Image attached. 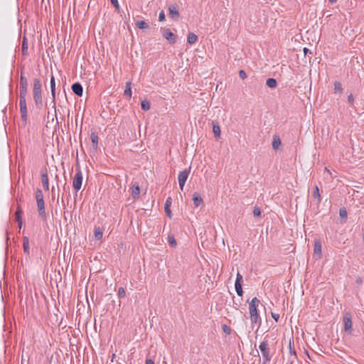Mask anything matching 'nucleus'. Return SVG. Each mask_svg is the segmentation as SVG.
Returning <instances> with one entry per match:
<instances>
[{
  "mask_svg": "<svg viewBox=\"0 0 364 364\" xmlns=\"http://www.w3.org/2000/svg\"><path fill=\"white\" fill-rule=\"evenodd\" d=\"M271 315H272V318H273L276 322H277V321H278V320H279V314H277V313H273V312H272Z\"/></svg>",
  "mask_w": 364,
  "mask_h": 364,
  "instance_id": "47",
  "label": "nucleus"
},
{
  "mask_svg": "<svg viewBox=\"0 0 364 364\" xmlns=\"http://www.w3.org/2000/svg\"><path fill=\"white\" fill-rule=\"evenodd\" d=\"M28 80L26 78V77L23 75V73H21L20 76V87H28Z\"/></svg>",
  "mask_w": 364,
  "mask_h": 364,
  "instance_id": "27",
  "label": "nucleus"
},
{
  "mask_svg": "<svg viewBox=\"0 0 364 364\" xmlns=\"http://www.w3.org/2000/svg\"><path fill=\"white\" fill-rule=\"evenodd\" d=\"M23 248L24 253L29 256L30 252H29V239L28 237L25 236L23 237Z\"/></svg>",
  "mask_w": 364,
  "mask_h": 364,
  "instance_id": "15",
  "label": "nucleus"
},
{
  "mask_svg": "<svg viewBox=\"0 0 364 364\" xmlns=\"http://www.w3.org/2000/svg\"><path fill=\"white\" fill-rule=\"evenodd\" d=\"M259 348L262 352L264 362L270 360L269 350L268 348V342L267 341H262L259 346Z\"/></svg>",
  "mask_w": 364,
  "mask_h": 364,
  "instance_id": "4",
  "label": "nucleus"
},
{
  "mask_svg": "<svg viewBox=\"0 0 364 364\" xmlns=\"http://www.w3.org/2000/svg\"><path fill=\"white\" fill-rule=\"evenodd\" d=\"M28 40L26 37H23L22 40L21 51L23 56H26L28 54Z\"/></svg>",
  "mask_w": 364,
  "mask_h": 364,
  "instance_id": "16",
  "label": "nucleus"
},
{
  "mask_svg": "<svg viewBox=\"0 0 364 364\" xmlns=\"http://www.w3.org/2000/svg\"><path fill=\"white\" fill-rule=\"evenodd\" d=\"M167 239L170 246L175 247L176 245V240H175L173 235H168Z\"/></svg>",
  "mask_w": 364,
  "mask_h": 364,
  "instance_id": "36",
  "label": "nucleus"
},
{
  "mask_svg": "<svg viewBox=\"0 0 364 364\" xmlns=\"http://www.w3.org/2000/svg\"><path fill=\"white\" fill-rule=\"evenodd\" d=\"M259 303L260 301L257 297H254L249 303L250 317L252 328L254 324H258L259 328L261 323V318L257 311V306Z\"/></svg>",
  "mask_w": 364,
  "mask_h": 364,
  "instance_id": "1",
  "label": "nucleus"
},
{
  "mask_svg": "<svg viewBox=\"0 0 364 364\" xmlns=\"http://www.w3.org/2000/svg\"><path fill=\"white\" fill-rule=\"evenodd\" d=\"M325 171L328 172V173L331 174L329 170H328L326 168H325Z\"/></svg>",
  "mask_w": 364,
  "mask_h": 364,
  "instance_id": "58",
  "label": "nucleus"
},
{
  "mask_svg": "<svg viewBox=\"0 0 364 364\" xmlns=\"http://www.w3.org/2000/svg\"><path fill=\"white\" fill-rule=\"evenodd\" d=\"M37 208H38V212L39 213L40 217L42 218H46V213L45 210V203L43 198L40 200H37Z\"/></svg>",
  "mask_w": 364,
  "mask_h": 364,
  "instance_id": "8",
  "label": "nucleus"
},
{
  "mask_svg": "<svg viewBox=\"0 0 364 364\" xmlns=\"http://www.w3.org/2000/svg\"><path fill=\"white\" fill-rule=\"evenodd\" d=\"M41 182H48V176L46 169L41 171Z\"/></svg>",
  "mask_w": 364,
  "mask_h": 364,
  "instance_id": "35",
  "label": "nucleus"
},
{
  "mask_svg": "<svg viewBox=\"0 0 364 364\" xmlns=\"http://www.w3.org/2000/svg\"><path fill=\"white\" fill-rule=\"evenodd\" d=\"M193 203L195 206H199L202 203L203 200L199 193H195L193 198Z\"/></svg>",
  "mask_w": 364,
  "mask_h": 364,
  "instance_id": "23",
  "label": "nucleus"
},
{
  "mask_svg": "<svg viewBox=\"0 0 364 364\" xmlns=\"http://www.w3.org/2000/svg\"><path fill=\"white\" fill-rule=\"evenodd\" d=\"M26 105V97H19V105L22 107L23 105Z\"/></svg>",
  "mask_w": 364,
  "mask_h": 364,
  "instance_id": "48",
  "label": "nucleus"
},
{
  "mask_svg": "<svg viewBox=\"0 0 364 364\" xmlns=\"http://www.w3.org/2000/svg\"><path fill=\"white\" fill-rule=\"evenodd\" d=\"M82 183H73L75 195H77L78 191L82 188Z\"/></svg>",
  "mask_w": 364,
  "mask_h": 364,
  "instance_id": "42",
  "label": "nucleus"
},
{
  "mask_svg": "<svg viewBox=\"0 0 364 364\" xmlns=\"http://www.w3.org/2000/svg\"><path fill=\"white\" fill-rule=\"evenodd\" d=\"M146 364H154V362L152 359H146Z\"/></svg>",
  "mask_w": 364,
  "mask_h": 364,
  "instance_id": "52",
  "label": "nucleus"
},
{
  "mask_svg": "<svg viewBox=\"0 0 364 364\" xmlns=\"http://www.w3.org/2000/svg\"><path fill=\"white\" fill-rule=\"evenodd\" d=\"M213 132L216 139L220 138V127L218 122H213Z\"/></svg>",
  "mask_w": 364,
  "mask_h": 364,
  "instance_id": "14",
  "label": "nucleus"
},
{
  "mask_svg": "<svg viewBox=\"0 0 364 364\" xmlns=\"http://www.w3.org/2000/svg\"><path fill=\"white\" fill-rule=\"evenodd\" d=\"M43 188L46 191H48L49 190V183H43Z\"/></svg>",
  "mask_w": 364,
  "mask_h": 364,
  "instance_id": "53",
  "label": "nucleus"
},
{
  "mask_svg": "<svg viewBox=\"0 0 364 364\" xmlns=\"http://www.w3.org/2000/svg\"><path fill=\"white\" fill-rule=\"evenodd\" d=\"M163 36L171 44H174L176 42V36L169 28L163 29Z\"/></svg>",
  "mask_w": 364,
  "mask_h": 364,
  "instance_id": "5",
  "label": "nucleus"
},
{
  "mask_svg": "<svg viewBox=\"0 0 364 364\" xmlns=\"http://www.w3.org/2000/svg\"><path fill=\"white\" fill-rule=\"evenodd\" d=\"M23 363H25V361H23V359L22 358L21 359V364H23Z\"/></svg>",
  "mask_w": 364,
  "mask_h": 364,
  "instance_id": "60",
  "label": "nucleus"
},
{
  "mask_svg": "<svg viewBox=\"0 0 364 364\" xmlns=\"http://www.w3.org/2000/svg\"><path fill=\"white\" fill-rule=\"evenodd\" d=\"M171 204V198L169 197L166 200L165 208H164L165 212H166L167 216H168L169 218H171V212L170 210Z\"/></svg>",
  "mask_w": 364,
  "mask_h": 364,
  "instance_id": "22",
  "label": "nucleus"
},
{
  "mask_svg": "<svg viewBox=\"0 0 364 364\" xmlns=\"http://www.w3.org/2000/svg\"><path fill=\"white\" fill-rule=\"evenodd\" d=\"M90 137L93 148L95 149H97L99 139L98 136L95 133H92Z\"/></svg>",
  "mask_w": 364,
  "mask_h": 364,
  "instance_id": "25",
  "label": "nucleus"
},
{
  "mask_svg": "<svg viewBox=\"0 0 364 364\" xmlns=\"http://www.w3.org/2000/svg\"><path fill=\"white\" fill-rule=\"evenodd\" d=\"M20 112H21V117L23 122L26 123L27 121V106L26 105H23L22 107H20Z\"/></svg>",
  "mask_w": 364,
  "mask_h": 364,
  "instance_id": "17",
  "label": "nucleus"
},
{
  "mask_svg": "<svg viewBox=\"0 0 364 364\" xmlns=\"http://www.w3.org/2000/svg\"><path fill=\"white\" fill-rule=\"evenodd\" d=\"M117 294L120 299L124 298L126 296V291H125L124 288H123V287L119 288Z\"/></svg>",
  "mask_w": 364,
  "mask_h": 364,
  "instance_id": "39",
  "label": "nucleus"
},
{
  "mask_svg": "<svg viewBox=\"0 0 364 364\" xmlns=\"http://www.w3.org/2000/svg\"><path fill=\"white\" fill-rule=\"evenodd\" d=\"M130 191H131V195L132 196V198L134 200H137L139 198V195H140V188L138 186V184L134 183L130 187Z\"/></svg>",
  "mask_w": 364,
  "mask_h": 364,
  "instance_id": "10",
  "label": "nucleus"
},
{
  "mask_svg": "<svg viewBox=\"0 0 364 364\" xmlns=\"http://www.w3.org/2000/svg\"><path fill=\"white\" fill-rule=\"evenodd\" d=\"M222 328H223V332L227 334V335H230L231 333V328L230 326H228V325L226 324H223L222 326Z\"/></svg>",
  "mask_w": 364,
  "mask_h": 364,
  "instance_id": "40",
  "label": "nucleus"
},
{
  "mask_svg": "<svg viewBox=\"0 0 364 364\" xmlns=\"http://www.w3.org/2000/svg\"><path fill=\"white\" fill-rule=\"evenodd\" d=\"M94 236L96 240H100L102 238L103 231L100 227L95 228Z\"/></svg>",
  "mask_w": 364,
  "mask_h": 364,
  "instance_id": "18",
  "label": "nucleus"
},
{
  "mask_svg": "<svg viewBox=\"0 0 364 364\" xmlns=\"http://www.w3.org/2000/svg\"><path fill=\"white\" fill-rule=\"evenodd\" d=\"M331 4H334L337 0H328Z\"/></svg>",
  "mask_w": 364,
  "mask_h": 364,
  "instance_id": "57",
  "label": "nucleus"
},
{
  "mask_svg": "<svg viewBox=\"0 0 364 364\" xmlns=\"http://www.w3.org/2000/svg\"><path fill=\"white\" fill-rule=\"evenodd\" d=\"M23 213L22 208L20 205L17 206L16 210L15 212V220L18 223L19 228L22 227L23 221L21 215Z\"/></svg>",
  "mask_w": 364,
  "mask_h": 364,
  "instance_id": "11",
  "label": "nucleus"
},
{
  "mask_svg": "<svg viewBox=\"0 0 364 364\" xmlns=\"http://www.w3.org/2000/svg\"><path fill=\"white\" fill-rule=\"evenodd\" d=\"M33 97L36 106L41 108L43 106L42 89L40 79L35 78L33 80Z\"/></svg>",
  "mask_w": 364,
  "mask_h": 364,
  "instance_id": "2",
  "label": "nucleus"
},
{
  "mask_svg": "<svg viewBox=\"0 0 364 364\" xmlns=\"http://www.w3.org/2000/svg\"><path fill=\"white\" fill-rule=\"evenodd\" d=\"M135 24L136 26L139 29H146L149 27V24L144 21H136Z\"/></svg>",
  "mask_w": 364,
  "mask_h": 364,
  "instance_id": "24",
  "label": "nucleus"
},
{
  "mask_svg": "<svg viewBox=\"0 0 364 364\" xmlns=\"http://www.w3.org/2000/svg\"><path fill=\"white\" fill-rule=\"evenodd\" d=\"M303 51H304V53L305 55H306L307 53H311V51L307 48H304L303 49Z\"/></svg>",
  "mask_w": 364,
  "mask_h": 364,
  "instance_id": "51",
  "label": "nucleus"
},
{
  "mask_svg": "<svg viewBox=\"0 0 364 364\" xmlns=\"http://www.w3.org/2000/svg\"><path fill=\"white\" fill-rule=\"evenodd\" d=\"M266 84L269 88H275L277 87V82L274 78H268L267 80Z\"/></svg>",
  "mask_w": 364,
  "mask_h": 364,
  "instance_id": "29",
  "label": "nucleus"
},
{
  "mask_svg": "<svg viewBox=\"0 0 364 364\" xmlns=\"http://www.w3.org/2000/svg\"><path fill=\"white\" fill-rule=\"evenodd\" d=\"M23 363H25V361H23V359L22 358L21 359V364H23Z\"/></svg>",
  "mask_w": 364,
  "mask_h": 364,
  "instance_id": "59",
  "label": "nucleus"
},
{
  "mask_svg": "<svg viewBox=\"0 0 364 364\" xmlns=\"http://www.w3.org/2000/svg\"><path fill=\"white\" fill-rule=\"evenodd\" d=\"M312 197L314 198V200L317 203V204H319L321 200V195H320V192H319V188L317 186H315L314 187V190H313V192H312Z\"/></svg>",
  "mask_w": 364,
  "mask_h": 364,
  "instance_id": "13",
  "label": "nucleus"
},
{
  "mask_svg": "<svg viewBox=\"0 0 364 364\" xmlns=\"http://www.w3.org/2000/svg\"><path fill=\"white\" fill-rule=\"evenodd\" d=\"M339 215L341 218L344 219L343 223H346V220L347 218V210L345 208H340Z\"/></svg>",
  "mask_w": 364,
  "mask_h": 364,
  "instance_id": "33",
  "label": "nucleus"
},
{
  "mask_svg": "<svg viewBox=\"0 0 364 364\" xmlns=\"http://www.w3.org/2000/svg\"><path fill=\"white\" fill-rule=\"evenodd\" d=\"M187 41L189 44L193 45L197 42L198 36L195 33L190 32L188 34Z\"/></svg>",
  "mask_w": 364,
  "mask_h": 364,
  "instance_id": "21",
  "label": "nucleus"
},
{
  "mask_svg": "<svg viewBox=\"0 0 364 364\" xmlns=\"http://www.w3.org/2000/svg\"><path fill=\"white\" fill-rule=\"evenodd\" d=\"M296 360H297V359H295L294 358H289V364H295Z\"/></svg>",
  "mask_w": 364,
  "mask_h": 364,
  "instance_id": "50",
  "label": "nucleus"
},
{
  "mask_svg": "<svg viewBox=\"0 0 364 364\" xmlns=\"http://www.w3.org/2000/svg\"><path fill=\"white\" fill-rule=\"evenodd\" d=\"M71 88L73 92L78 97H81L82 95L83 87L80 82H75L73 84Z\"/></svg>",
  "mask_w": 364,
  "mask_h": 364,
  "instance_id": "12",
  "label": "nucleus"
},
{
  "mask_svg": "<svg viewBox=\"0 0 364 364\" xmlns=\"http://www.w3.org/2000/svg\"><path fill=\"white\" fill-rule=\"evenodd\" d=\"M168 15L173 20H178L180 14L178 6L176 4H171L168 6Z\"/></svg>",
  "mask_w": 364,
  "mask_h": 364,
  "instance_id": "6",
  "label": "nucleus"
},
{
  "mask_svg": "<svg viewBox=\"0 0 364 364\" xmlns=\"http://www.w3.org/2000/svg\"><path fill=\"white\" fill-rule=\"evenodd\" d=\"M343 92L342 85L339 81L334 82V93H339L341 95Z\"/></svg>",
  "mask_w": 364,
  "mask_h": 364,
  "instance_id": "28",
  "label": "nucleus"
},
{
  "mask_svg": "<svg viewBox=\"0 0 364 364\" xmlns=\"http://www.w3.org/2000/svg\"><path fill=\"white\" fill-rule=\"evenodd\" d=\"M321 242L320 240H316L314 245V257L317 259L321 258L322 251H321Z\"/></svg>",
  "mask_w": 364,
  "mask_h": 364,
  "instance_id": "7",
  "label": "nucleus"
},
{
  "mask_svg": "<svg viewBox=\"0 0 364 364\" xmlns=\"http://www.w3.org/2000/svg\"><path fill=\"white\" fill-rule=\"evenodd\" d=\"M165 18H166L165 14H164V11H161L159 15V21H165Z\"/></svg>",
  "mask_w": 364,
  "mask_h": 364,
  "instance_id": "46",
  "label": "nucleus"
},
{
  "mask_svg": "<svg viewBox=\"0 0 364 364\" xmlns=\"http://www.w3.org/2000/svg\"><path fill=\"white\" fill-rule=\"evenodd\" d=\"M289 354L291 355L290 358H294L295 359H297L296 352L292 346V343H291V340H289Z\"/></svg>",
  "mask_w": 364,
  "mask_h": 364,
  "instance_id": "26",
  "label": "nucleus"
},
{
  "mask_svg": "<svg viewBox=\"0 0 364 364\" xmlns=\"http://www.w3.org/2000/svg\"><path fill=\"white\" fill-rule=\"evenodd\" d=\"M73 182H82V174L80 171L75 173Z\"/></svg>",
  "mask_w": 364,
  "mask_h": 364,
  "instance_id": "32",
  "label": "nucleus"
},
{
  "mask_svg": "<svg viewBox=\"0 0 364 364\" xmlns=\"http://www.w3.org/2000/svg\"><path fill=\"white\" fill-rule=\"evenodd\" d=\"M50 90H51V95H52V102L53 103V107L55 109V77L52 75L50 77Z\"/></svg>",
  "mask_w": 364,
  "mask_h": 364,
  "instance_id": "9",
  "label": "nucleus"
},
{
  "mask_svg": "<svg viewBox=\"0 0 364 364\" xmlns=\"http://www.w3.org/2000/svg\"><path fill=\"white\" fill-rule=\"evenodd\" d=\"M356 282L358 284H360V283H362V279L359 277L357 279Z\"/></svg>",
  "mask_w": 364,
  "mask_h": 364,
  "instance_id": "55",
  "label": "nucleus"
},
{
  "mask_svg": "<svg viewBox=\"0 0 364 364\" xmlns=\"http://www.w3.org/2000/svg\"><path fill=\"white\" fill-rule=\"evenodd\" d=\"M28 92V87H20L19 97H26Z\"/></svg>",
  "mask_w": 364,
  "mask_h": 364,
  "instance_id": "38",
  "label": "nucleus"
},
{
  "mask_svg": "<svg viewBox=\"0 0 364 364\" xmlns=\"http://www.w3.org/2000/svg\"><path fill=\"white\" fill-rule=\"evenodd\" d=\"M141 106L143 110L148 111L150 109V102L146 100H144L141 102Z\"/></svg>",
  "mask_w": 364,
  "mask_h": 364,
  "instance_id": "31",
  "label": "nucleus"
},
{
  "mask_svg": "<svg viewBox=\"0 0 364 364\" xmlns=\"http://www.w3.org/2000/svg\"><path fill=\"white\" fill-rule=\"evenodd\" d=\"M188 176V171L184 170L181 171L178 176V182H186Z\"/></svg>",
  "mask_w": 364,
  "mask_h": 364,
  "instance_id": "20",
  "label": "nucleus"
},
{
  "mask_svg": "<svg viewBox=\"0 0 364 364\" xmlns=\"http://www.w3.org/2000/svg\"><path fill=\"white\" fill-rule=\"evenodd\" d=\"M125 96L129 98L132 97V82L131 81H127L126 82V87L124 92Z\"/></svg>",
  "mask_w": 364,
  "mask_h": 364,
  "instance_id": "19",
  "label": "nucleus"
},
{
  "mask_svg": "<svg viewBox=\"0 0 364 364\" xmlns=\"http://www.w3.org/2000/svg\"><path fill=\"white\" fill-rule=\"evenodd\" d=\"M253 215L255 217H259L261 215V210L258 206L254 207Z\"/></svg>",
  "mask_w": 364,
  "mask_h": 364,
  "instance_id": "41",
  "label": "nucleus"
},
{
  "mask_svg": "<svg viewBox=\"0 0 364 364\" xmlns=\"http://www.w3.org/2000/svg\"><path fill=\"white\" fill-rule=\"evenodd\" d=\"M343 322L344 326V332L351 336L353 334V321L352 314L350 312L346 311L343 315Z\"/></svg>",
  "mask_w": 364,
  "mask_h": 364,
  "instance_id": "3",
  "label": "nucleus"
},
{
  "mask_svg": "<svg viewBox=\"0 0 364 364\" xmlns=\"http://www.w3.org/2000/svg\"><path fill=\"white\" fill-rule=\"evenodd\" d=\"M281 144V140L279 136H275L272 141V147L274 149H277L279 146Z\"/></svg>",
  "mask_w": 364,
  "mask_h": 364,
  "instance_id": "30",
  "label": "nucleus"
},
{
  "mask_svg": "<svg viewBox=\"0 0 364 364\" xmlns=\"http://www.w3.org/2000/svg\"><path fill=\"white\" fill-rule=\"evenodd\" d=\"M43 198L44 197H43V194L42 191L40 188H37V190L36 191V201L42 200Z\"/></svg>",
  "mask_w": 364,
  "mask_h": 364,
  "instance_id": "37",
  "label": "nucleus"
},
{
  "mask_svg": "<svg viewBox=\"0 0 364 364\" xmlns=\"http://www.w3.org/2000/svg\"><path fill=\"white\" fill-rule=\"evenodd\" d=\"M66 185H67V183H64V185H63V191H69V189H70L69 186L66 187Z\"/></svg>",
  "mask_w": 364,
  "mask_h": 364,
  "instance_id": "54",
  "label": "nucleus"
},
{
  "mask_svg": "<svg viewBox=\"0 0 364 364\" xmlns=\"http://www.w3.org/2000/svg\"><path fill=\"white\" fill-rule=\"evenodd\" d=\"M112 4L114 6L115 9L116 10H119V3H118V1L117 0H110Z\"/></svg>",
  "mask_w": 364,
  "mask_h": 364,
  "instance_id": "45",
  "label": "nucleus"
},
{
  "mask_svg": "<svg viewBox=\"0 0 364 364\" xmlns=\"http://www.w3.org/2000/svg\"><path fill=\"white\" fill-rule=\"evenodd\" d=\"M242 276L239 272H237L235 284H242Z\"/></svg>",
  "mask_w": 364,
  "mask_h": 364,
  "instance_id": "43",
  "label": "nucleus"
},
{
  "mask_svg": "<svg viewBox=\"0 0 364 364\" xmlns=\"http://www.w3.org/2000/svg\"><path fill=\"white\" fill-rule=\"evenodd\" d=\"M239 76L242 80H245L247 78L246 73L243 70H240L239 71Z\"/></svg>",
  "mask_w": 364,
  "mask_h": 364,
  "instance_id": "44",
  "label": "nucleus"
},
{
  "mask_svg": "<svg viewBox=\"0 0 364 364\" xmlns=\"http://www.w3.org/2000/svg\"><path fill=\"white\" fill-rule=\"evenodd\" d=\"M348 101L350 104L351 105H353V102H354V99H353V94H350L348 96Z\"/></svg>",
  "mask_w": 364,
  "mask_h": 364,
  "instance_id": "49",
  "label": "nucleus"
},
{
  "mask_svg": "<svg viewBox=\"0 0 364 364\" xmlns=\"http://www.w3.org/2000/svg\"><path fill=\"white\" fill-rule=\"evenodd\" d=\"M235 291H236L237 295L240 296H242L243 294L242 284H235Z\"/></svg>",
  "mask_w": 364,
  "mask_h": 364,
  "instance_id": "34",
  "label": "nucleus"
},
{
  "mask_svg": "<svg viewBox=\"0 0 364 364\" xmlns=\"http://www.w3.org/2000/svg\"><path fill=\"white\" fill-rule=\"evenodd\" d=\"M185 183H179V186H180V188L181 190L183 189V186H184Z\"/></svg>",
  "mask_w": 364,
  "mask_h": 364,
  "instance_id": "56",
  "label": "nucleus"
}]
</instances>
